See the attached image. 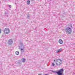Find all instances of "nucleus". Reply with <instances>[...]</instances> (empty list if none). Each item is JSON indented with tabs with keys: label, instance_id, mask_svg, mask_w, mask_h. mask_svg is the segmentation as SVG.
Masks as SVG:
<instances>
[{
	"label": "nucleus",
	"instance_id": "ddd939ff",
	"mask_svg": "<svg viewBox=\"0 0 75 75\" xmlns=\"http://www.w3.org/2000/svg\"><path fill=\"white\" fill-rule=\"evenodd\" d=\"M52 66H55V64H54V63H52Z\"/></svg>",
	"mask_w": 75,
	"mask_h": 75
},
{
	"label": "nucleus",
	"instance_id": "7ed1b4c3",
	"mask_svg": "<svg viewBox=\"0 0 75 75\" xmlns=\"http://www.w3.org/2000/svg\"><path fill=\"white\" fill-rule=\"evenodd\" d=\"M20 49L21 52H24V47L23 45V43L21 44V46L20 47Z\"/></svg>",
	"mask_w": 75,
	"mask_h": 75
},
{
	"label": "nucleus",
	"instance_id": "39448f33",
	"mask_svg": "<svg viewBox=\"0 0 75 75\" xmlns=\"http://www.w3.org/2000/svg\"><path fill=\"white\" fill-rule=\"evenodd\" d=\"M4 32L6 34H8L10 32V29L8 28H6L5 29Z\"/></svg>",
	"mask_w": 75,
	"mask_h": 75
},
{
	"label": "nucleus",
	"instance_id": "f257e3e1",
	"mask_svg": "<svg viewBox=\"0 0 75 75\" xmlns=\"http://www.w3.org/2000/svg\"><path fill=\"white\" fill-rule=\"evenodd\" d=\"M64 72V69H62L59 70L58 71H54V73H56L58 75H62V74Z\"/></svg>",
	"mask_w": 75,
	"mask_h": 75
},
{
	"label": "nucleus",
	"instance_id": "f8f14e48",
	"mask_svg": "<svg viewBox=\"0 0 75 75\" xmlns=\"http://www.w3.org/2000/svg\"><path fill=\"white\" fill-rule=\"evenodd\" d=\"M26 18H27V19H28V18H30V15L29 14L28 15V16L26 17Z\"/></svg>",
	"mask_w": 75,
	"mask_h": 75
},
{
	"label": "nucleus",
	"instance_id": "9b49d317",
	"mask_svg": "<svg viewBox=\"0 0 75 75\" xmlns=\"http://www.w3.org/2000/svg\"><path fill=\"white\" fill-rule=\"evenodd\" d=\"M22 62H25V59H24V58H23L22 59Z\"/></svg>",
	"mask_w": 75,
	"mask_h": 75
},
{
	"label": "nucleus",
	"instance_id": "6e6552de",
	"mask_svg": "<svg viewBox=\"0 0 75 75\" xmlns=\"http://www.w3.org/2000/svg\"><path fill=\"white\" fill-rule=\"evenodd\" d=\"M62 51V48H61V49L58 50L57 52V53H58L59 52H61V51Z\"/></svg>",
	"mask_w": 75,
	"mask_h": 75
},
{
	"label": "nucleus",
	"instance_id": "423d86ee",
	"mask_svg": "<svg viewBox=\"0 0 75 75\" xmlns=\"http://www.w3.org/2000/svg\"><path fill=\"white\" fill-rule=\"evenodd\" d=\"M13 42V40L12 39L9 40L8 42L9 44H12Z\"/></svg>",
	"mask_w": 75,
	"mask_h": 75
},
{
	"label": "nucleus",
	"instance_id": "2eb2a0df",
	"mask_svg": "<svg viewBox=\"0 0 75 75\" xmlns=\"http://www.w3.org/2000/svg\"><path fill=\"white\" fill-rule=\"evenodd\" d=\"M1 33V30L0 29V33Z\"/></svg>",
	"mask_w": 75,
	"mask_h": 75
},
{
	"label": "nucleus",
	"instance_id": "9d476101",
	"mask_svg": "<svg viewBox=\"0 0 75 75\" xmlns=\"http://www.w3.org/2000/svg\"><path fill=\"white\" fill-rule=\"evenodd\" d=\"M16 55H18V54H20V53L19 52H18V51H17L16 52Z\"/></svg>",
	"mask_w": 75,
	"mask_h": 75
},
{
	"label": "nucleus",
	"instance_id": "f03ea898",
	"mask_svg": "<svg viewBox=\"0 0 75 75\" xmlns=\"http://www.w3.org/2000/svg\"><path fill=\"white\" fill-rule=\"evenodd\" d=\"M65 31L67 34H70L71 31V28L69 27H67L65 30Z\"/></svg>",
	"mask_w": 75,
	"mask_h": 75
},
{
	"label": "nucleus",
	"instance_id": "1a4fd4ad",
	"mask_svg": "<svg viewBox=\"0 0 75 75\" xmlns=\"http://www.w3.org/2000/svg\"><path fill=\"white\" fill-rule=\"evenodd\" d=\"M27 4L28 5H29L30 4V1H28L27 2Z\"/></svg>",
	"mask_w": 75,
	"mask_h": 75
},
{
	"label": "nucleus",
	"instance_id": "f3484780",
	"mask_svg": "<svg viewBox=\"0 0 75 75\" xmlns=\"http://www.w3.org/2000/svg\"><path fill=\"white\" fill-rule=\"evenodd\" d=\"M54 62H55V60L54 61Z\"/></svg>",
	"mask_w": 75,
	"mask_h": 75
},
{
	"label": "nucleus",
	"instance_id": "0eeeda50",
	"mask_svg": "<svg viewBox=\"0 0 75 75\" xmlns=\"http://www.w3.org/2000/svg\"><path fill=\"white\" fill-rule=\"evenodd\" d=\"M59 42L60 44H63V41L61 39H60L59 40Z\"/></svg>",
	"mask_w": 75,
	"mask_h": 75
},
{
	"label": "nucleus",
	"instance_id": "20e7f679",
	"mask_svg": "<svg viewBox=\"0 0 75 75\" xmlns=\"http://www.w3.org/2000/svg\"><path fill=\"white\" fill-rule=\"evenodd\" d=\"M56 64L57 65H59L60 64H61L62 61L60 59H57L56 61Z\"/></svg>",
	"mask_w": 75,
	"mask_h": 75
},
{
	"label": "nucleus",
	"instance_id": "dca6fc26",
	"mask_svg": "<svg viewBox=\"0 0 75 75\" xmlns=\"http://www.w3.org/2000/svg\"><path fill=\"white\" fill-rule=\"evenodd\" d=\"M31 0V1H34V0Z\"/></svg>",
	"mask_w": 75,
	"mask_h": 75
},
{
	"label": "nucleus",
	"instance_id": "4468645a",
	"mask_svg": "<svg viewBox=\"0 0 75 75\" xmlns=\"http://www.w3.org/2000/svg\"><path fill=\"white\" fill-rule=\"evenodd\" d=\"M9 7L10 8H11V5H9Z\"/></svg>",
	"mask_w": 75,
	"mask_h": 75
}]
</instances>
